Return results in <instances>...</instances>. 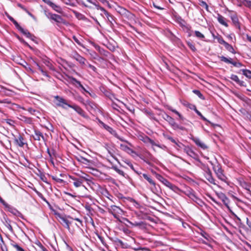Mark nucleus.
Returning <instances> with one entry per match:
<instances>
[{"label": "nucleus", "instance_id": "1", "mask_svg": "<svg viewBox=\"0 0 251 251\" xmlns=\"http://www.w3.org/2000/svg\"><path fill=\"white\" fill-rule=\"evenodd\" d=\"M213 170L215 172L217 178L222 181L226 182L227 178L224 173V170L222 168L221 165L218 162L215 164L212 163Z\"/></svg>", "mask_w": 251, "mask_h": 251}, {"label": "nucleus", "instance_id": "2", "mask_svg": "<svg viewBox=\"0 0 251 251\" xmlns=\"http://www.w3.org/2000/svg\"><path fill=\"white\" fill-rule=\"evenodd\" d=\"M54 102L56 106L61 107L64 109H67L68 107H70L71 104H70L67 102V101L59 96H55L53 97Z\"/></svg>", "mask_w": 251, "mask_h": 251}, {"label": "nucleus", "instance_id": "3", "mask_svg": "<svg viewBox=\"0 0 251 251\" xmlns=\"http://www.w3.org/2000/svg\"><path fill=\"white\" fill-rule=\"evenodd\" d=\"M163 118L166 120L171 127L175 130L180 129L183 130L184 127L183 126L178 125L176 122L175 119L172 117L170 116L167 114H165L164 116H163Z\"/></svg>", "mask_w": 251, "mask_h": 251}, {"label": "nucleus", "instance_id": "4", "mask_svg": "<svg viewBox=\"0 0 251 251\" xmlns=\"http://www.w3.org/2000/svg\"><path fill=\"white\" fill-rule=\"evenodd\" d=\"M108 212L112 214L114 217L118 219V215L122 214L123 212V210L119 206L112 205L108 208Z\"/></svg>", "mask_w": 251, "mask_h": 251}, {"label": "nucleus", "instance_id": "5", "mask_svg": "<svg viewBox=\"0 0 251 251\" xmlns=\"http://www.w3.org/2000/svg\"><path fill=\"white\" fill-rule=\"evenodd\" d=\"M46 16L50 20H52L57 23H64V20L60 15L52 14L49 12L46 14Z\"/></svg>", "mask_w": 251, "mask_h": 251}, {"label": "nucleus", "instance_id": "6", "mask_svg": "<svg viewBox=\"0 0 251 251\" xmlns=\"http://www.w3.org/2000/svg\"><path fill=\"white\" fill-rule=\"evenodd\" d=\"M7 209V210L10 212L11 214L14 215L15 216L20 217L21 218L24 219V216L17 209L14 208V207L10 205L9 204L6 205V207Z\"/></svg>", "mask_w": 251, "mask_h": 251}, {"label": "nucleus", "instance_id": "7", "mask_svg": "<svg viewBox=\"0 0 251 251\" xmlns=\"http://www.w3.org/2000/svg\"><path fill=\"white\" fill-rule=\"evenodd\" d=\"M70 108H72L75 110L79 115L82 117L86 119L88 118L86 112L79 106L74 104L71 105Z\"/></svg>", "mask_w": 251, "mask_h": 251}, {"label": "nucleus", "instance_id": "8", "mask_svg": "<svg viewBox=\"0 0 251 251\" xmlns=\"http://www.w3.org/2000/svg\"><path fill=\"white\" fill-rule=\"evenodd\" d=\"M34 135H33V138L35 140L40 141L42 140L43 141L46 142V139L44 136L43 133L38 129H35L34 130Z\"/></svg>", "mask_w": 251, "mask_h": 251}, {"label": "nucleus", "instance_id": "9", "mask_svg": "<svg viewBox=\"0 0 251 251\" xmlns=\"http://www.w3.org/2000/svg\"><path fill=\"white\" fill-rule=\"evenodd\" d=\"M184 151L188 155L193 158L195 159H197L198 156V154L189 147L185 146L184 148Z\"/></svg>", "mask_w": 251, "mask_h": 251}, {"label": "nucleus", "instance_id": "10", "mask_svg": "<svg viewBox=\"0 0 251 251\" xmlns=\"http://www.w3.org/2000/svg\"><path fill=\"white\" fill-rule=\"evenodd\" d=\"M191 140L196 144V145L203 150L206 149L207 146L199 138L193 137Z\"/></svg>", "mask_w": 251, "mask_h": 251}, {"label": "nucleus", "instance_id": "11", "mask_svg": "<svg viewBox=\"0 0 251 251\" xmlns=\"http://www.w3.org/2000/svg\"><path fill=\"white\" fill-rule=\"evenodd\" d=\"M69 178L74 181L73 184L75 187L77 188L80 187L81 186H82V178H80L79 177H75L71 176H69Z\"/></svg>", "mask_w": 251, "mask_h": 251}, {"label": "nucleus", "instance_id": "12", "mask_svg": "<svg viewBox=\"0 0 251 251\" xmlns=\"http://www.w3.org/2000/svg\"><path fill=\"white\" fill-rule=\"evenodd\" d=\"M230 79L235 81L241 86L246 87L247 85L245 82L239 79L238 76L232 74L230 77Z\"/></svg>", "mask_w": 251, "mask_h": 251}, {"label": "nucleus", "instance_id": "13", "mask_svg": "<svg viewBox=\"0 0 251 251\" xmlns=\"http://www.w3.org/2000/svg\"><path fill=\"white\" fill-rule=\"evenodd\" d=\"M43 1L50 6L55 11L58 13L61 12V8L59 6L51 2L50 0H43Z\"/></svg>", "mask_w": 251, "mask_h": 251}, {"label": "nucleus", "instance_id": "14", "mask_svg": "<svg viewBox=\"0 0 251 251\" xmlns=\"http://www.w3.org/2000/svg\"><path fill=\"white\" fill-rule=\"evenodd\" d=\"M217 196L220 199L224 204L227 207H228V204L229 203V200L226 196L223 193H219L217 194Z\"/></svg>", "mask_w": 251, "mask_h": 251}, {"label": "nucleus", "instance_id": "15", "mask_svg": "<svg viewBox=\"0 0 251 251\" xmlns=\"http://www.w3.org/2000/svg\"><path fill=\"white\" fill-rule=\"evenodd\" d=\"M24 139L23 137L20 134L19 135L17 138H14V142L15 144L20 147H24L25 144L24 142Z\"/></svg>", "mask_w": 251, "mask_h": 251}, {"label": "nucleus", "instance_id": "16", "mask_svg": "<svg viewBox=\"0 0 251 251\" xmlns=\"http://www.w3.org/2000/svg\"><path fill=\"white\" fill-rule=\"evenodd\" d=\"M143 176L145 179H146L149 182V183L150 184L152 185L153 186V187L151 188L152 191L153 192V190L156 189V183H155V182L152 179L151 177L150 176H148L146 174H143Z\"/></svg>", "mask_w": 251, "mask_h": 251}, {"label": "nucleus", "instance_id": "17", "mask_svg": "<svg viewBox=\"0 0 251 251\" xmlns=\"http://www.w3.org/2000/svg\"><path fill=\"white\" fill-rule=\"evenodd\" d=\"M74 58L78 61L80 64L82 65L85 64V62L86 61V59L81 56L77 52L75 53V55H74Z\"/></svg>", "mask_w": 251, "mask_h": 251}, {"label": "nucleus", "instance_id": "18", "mask_svg": "<svg viewBox=\"0 0 251 251\" xmlns=\"http://www.w3.org/2000/svg\"><path fill=\"white\" fill-rule=\"evenodd\" d=\"M217 20L221 25H224L226 27H228V25L226 22V19L220 14H218L217 15Z\"/></svg>", "mask_w": 251, "mask_h": 251}, {"label": "nucleus", "instance_id": "19", "mask_svg": "<svg viewBox=\"0 0 251 251\" xmlns=\"http://www.w3.org/2000/svg\"><path fill=\"white\" fill-rule=\"evenodd\" d=\"M20 32L22 33L24 35H25L27 38L31 39L32 41H34L36 39L35 36L31 34L27 30L24 29L23 28V30H21Z\"/></svg>", "mask_w": 251, "mask_h": 251}, {"label": "nucleus", "instance_id": "20", "mask_svg": "<svg viewBox=\"0 0 251 251\" xmlns=\"http://www.w3.org/2000/svg\"><path fill=\"white\" fill-rule=\"evenodd\" d=\"M69 78L71 79L72 83H73V84H75V83H76L78 85V87H80L84 92L88 93L90 94V93L85 89V88L81 84V83L79 81L77 80L76 78H75L73 77H69Z\"/></svg>", "mask_w": 251, "mask_h": 251}, {"label": "nucleus", "instance_id": "21", "mask_svg": "<svg viewBox=\"0 0 251 251\" xmlns=\"http://www.w3.org/2000/svg\"><path fill=\"white\" fill-rule=\"evenodd\" d=\"M163 136L165 138L169 140L170 141H171L172 143L175 144L177 147H178L179 148L181 147V146H183V145L181 143L177 142L173 137H172L171 136H170L168 135L163 134Z\"/></svg>", "mask_w": 251, "mask_h": 251}, {"label": "nucleus", "instance_id": "22", "mask_svg": "<svg viewBox=\"0 0 251 251\" xmlns=\"http://www.w3.org/2000/svg\"><path fill=\"white\" fill-rule=\"evenodd\" d=\"M156 177L166 186L168 185L169 183L170 182L160 174H156Z\"/></svg>", "mask_w": 251, "mask_h": 251}, {"label": "nucleus", "instance_id": "23", "mask_svg": "<svg viewBox=\"0 0 251 251\" xmlns=\"http://www.w3.org/2000/svg\"><path fill=\"white\" fill-rule=\"evenodd\" d=\"M103 13L106 16L107 20L109 22L110 25L112 26L113 25V21H114V18L109 13H108L106 10H105L103 12Z\"/></svg>", "mask_w": 251, "mask_h": 251}, {"label": "nucleus", "instance_id": "24", "mask_svg": "<svg viewBox=\"0 0 251 251\" xmlns=\"http://www.w3.org/2000/svg\"><path fill=\"white\" fill-rule=\"evenodd\" d=\"M222 45H224L226 49L228 51H229L233 54L236 53V52H235V50H234L233 47L231 45H230L228 43H227L225 41Z\"/></svg>", "mask_w": 251, "mask_h": 251}, {"label": "nucleus", "instance_id": "25", "mask_svg": "<svg viewBox=\"0 0 251 251\" xmlns=\"http://www.w3.org/2000/svg\"><path fill=\"white\" fill-rule=\"evenodd\" d=\"M60 218L63 222L62 224L63 226L67 229H70V225L71 224V222L63 217L60 216Z\"/></svg>", "mask_w": 251, "mask_h": 251}, {"label": "nucleus", "instance_id": "26", "mask_svg": "<svg viewBox=\"0 0 251 251\" xmlns=\"http://www.w3.org/2000/svg\"><path fill=\"white\" fill-rule=\"evenodd\" d=\"M103 127L108 132H109L111 134L115 135L116 134V132L111 127L108 126V125L105 124L103 122L101 123Z\"/></svg>", "mask_w": 251, "mask_h": 251}, {"label": "nucleus", "instance_id": "27", "mask_svg": "<svg viewBox=\"0 0 251 251\" xmlns=\"http://www.w3.org/2000/svg\"><path fill=\"white\" fill-rule=\"evenodd\" d=\"M206 179L211 184L214 185H217L216 180L212 176V173L208 174L205 176Z\"/></svg>", "mask_w": 251, "mask_h": 251}, {"label": "nucleus", "instance_id": "28", "mask_svg": "<svg viewBox=\"0 0 251 251\" xmlns=\"http://www.w3.org/2000/svg\"><path fill=\"white\" fill-rule=\"evenodd\" d=\"M231 19L234 25L238 28H240L239 23L237 16L236 15H232Z\"/></svg>", "mask_w": 251, "mask_h": 251}, {"label": "nucleus", "instance_id": "29", "mask_svg": "<svg viewBox=\"0 0 251 251\" xmlns=\"http://www.w3.org/2000/svg\"><path fill=\"white\" fill-rule=\"evenodd\" d=\"M181 192L190 198V197L194 193L195 191L192 188L188 187L186 188L185 190L181 191Z\"/></svg>", "mask_w": 251, "mask_h": 251}, {"label": "nucleus", "instance_id": "30", "mask_svg": "<svg viewBox=\"0 0 251 251\" xmlns=\"http://www.w3.org/2000/svg\"><path fill=\"white\" fill-rule=\"evenodd\" d=\"M76 159L78 161L86 165H89V163H90V160L81 156L79 157H76Z\"/></svg>", "mask_w": 251, "mask_h": 251}, {"label": "nucleus", "instance_id": "31", "mask_svg": "<svg viewBox=\"0 0 251 251\" xmlns=\"http://www.w3.org/2000/svg\"><path fill=\"white\" fill-rule=\"evenodd\" d=\"M167 187L169 188L171 190H173L174 192L176 193H178V192L181 191L178 187H177L175 185H174L172 183L170 182L168 185L167 186Z\"/></svg>", "mask_w": 251, "mask_h": 251}, {"label": "nucleus", "instance_id": "32", "mask_svg": "<svg viewBox=\"0 0 251 251\" xmlns=\"http://www.w3.org/2000/svg\"><path fill=\"white\" fill-rule=\"evenodd\" d=\"M167 108L170 111L173 112V113L177 115L178 116L179 120H183V117L177 110H176L175 109H173V107L171 106H168Z\"/></svg>", "mask_w": 251, "mask_h": 251}, {"label": "nucleus", "instance_id": "33", "mask_svg": "<svg viewBox=\"0 0 251 251\" xmlns=\"http://www.w3.org/2000/svg\"><path fill=\"white\" fill-rule=\"evenodd\" d=\"M212 37L214 39H216L218 43L221 44H223V43L225 41L222 36L219 34L215 35L214 33H212Z\"/></svg>", "mask_w": 251, "mask_h": 251}, {"label": "nucleus", "instance_id": "34", "mask_svg": "<svg viewBox=\"0 0 251 251\" xmlns=\"http://www.w3.org/2000/svg\"><path fill=\"white\" fill-rule=\"evenodd\" d=\"M111 169L115 171L117 173H118L121 176L126 177V174L122 170H121L118 168V167L116 166H112L111 167Z\"/></svg>", "mask_w": 251, "mask_h": 251}, {"label": "nucleus", "instance_id": "35", "mask_svg": "<svg viewBox=\"0 0 251 251\" xmlns=\"http://www.w3.org/2000/svg\"><path fill=\"white\" fill-rule=\"evenodd\" d=\"M120 148L123 151H124L126 152H128V153H129V152H133V151L132 149H131L129 147H128V146H127L126 145H124V144H121Z\"/></svg>", "mask_w": 251, "mask_h": 251}, {"label": "nucleus", "instance_id": "36", "mask_svg": "<svg viewBox=\"0 0 251 251\" xmlns=\"http://www.w3.org/2000/svg\"><path fill=\"white\" fill-rule=\"evenodd\" d=\"M21 118L20 119L24 121L25 123L28 124H31L32 123V120L31 118L26 117L24 116H21Z\"/></svg>", "mask_w": 251, "mask_h": 251}, {"label": "nucleus", "instance_id": "37", "mask_svg": "<svg viewBox=\"0 0 251 251\" xmlns=\"http://www.w3.org/2000/svg\"><path fill=\"white\" fill-rule=\"evenodd\" d=\"M243 74L249 78H251V71L247 69H242L241 70Z\"/></svg>", "mask_w": 251, "mask_h": 251}, {"label": "nucleus", "instance_id": "38", "mask_svg": "<svg viewBox=\"0 0 251 251\" xmlns=\"http://www.w3.org/2000/svg\"><path fill=\"white\" fill-rule=\"evenodd\" d=\"M129 223H130V225H131L132 226H143L145 225L144 222H143L142 221H141V222H129Z\"/></svg>", "mask_w": 251, "mask_h": 251}, {"label": "nucleus", "instance_id": "39", "mask_svg": "<svg viewBox=\"0 0 251 251\" xmlns=\"http://www.w3.org/2000/svg\"><path fill=\"white\" fill-rule=\"evenodd\" d=\"M240 185L247 190L250 191L251 186L246 182L243 181L240 182Z\"/></svg>", "mask_w": 251, "mask_h": 251}, {"label": "nucleus", "instance_id": "40", "mask_svg": "<svg viewBox=\"0 0 251 251\" xmlns=\"http://www.w3.org/2000/svg\"><path fill=\"white\" fill-rule=\"evenodd\" d=\"M193 92L197 95L201 99V100H204V97L203 96V95L201 93L200 91L198 90H193Z\"/></svg>", "mask_w": 251, "mask_h": 251}, {"label": "nucleus", "instance_id": "41", "mask_svg": "<svg viewBox=\"0 0 251 251\" xmlns=\"http://www.w3.org/2000/svg\"><path fill=\"white\" fill-rule=\"evenodd\" d=\"M24 110H26L32 115H36V113H39V111L37 110L33 109L31 107H28L27 109H25V108H23Z\"/></svg>", "mask_w": 251, "mask_h": 251}, {"label": "nucleus", "instance_id": "42", "mask_svg": "<svg viewBox=\"0 0 251 251\" xmlns=\"http://www.w3.org/2000/svg\"><path fill=\"white\" fill-rule=\"evenodd\" d=\"M11 245L17 251H25L24 249L15 243H12Z\"/></svg>", "mask_w": 251, "mask_h": 251}, {"label": "nucleus", "instance_id": "43", "mask_svg": "<svg viewBox=\"0 0 251 251\" xmlns=\"http://www.w3.org/2000/svg\"><path fill=\"white\" fill-rule=\"evenodd\" d=\"M203 171H204V175L206 176L208 174L212 173L211 170H210L209 168L207 166H203Z\"/></svg>", "mask_w": 251, "mask_h": 251}, {"label": "nucleus", "instance_id": "44", "mask_svg": "<svg viewBox=\"0 0 251 251\" xmlns=\"http://www.w3.org/2000/svg\"><path fill=\"white\" fill-rule=\"evenodd\" d=\"M12 22L14 24L15 27H16V28L17 29H18V30H19L20 31L21 30H23V28L18 23V22L16 20H14Z\"/></svg>", "mask_w": 251, "mask_h": 251}, {"label": "nucleus", "instance_id": "45", "mask_svg": "<svg viewBox=\"0 0 251 251\" xmlns=\"http://www.w3.org/2000/svg\"><path fill=\"white\" fill-rule=\"evenodd\" d=\"M195 34L196 36L197 37H198V38L203 39L205 37L204 35L199 31H195Z\"/></svg>", "mask_w": 251, "mask_h": 251}, {"label": "nucleus", "instance_id": "46", "mask_svg": "<svg viewBox=\"0 0 251 251\" xmlns=\"http://www.w3.org/2000/svg\"><path fill=\"white\" fill-rule=\"evenodd\" d=\"M95 6L96 8L98 9V10H100L101 11L103 12L105 9L100 6L98 2H93V3H92Z\"/></svg>", "mask_w": 251, "mask_h": 251}, {"label": "nucleus", "instance_id": "47", "mask_svg": "<svg viewBox=\"0 0 251 251\" xmlns=\"http://www.w3.org/2000/svg\"><path fill=\"white\" fill-rule=\"evenodd\" d=\"M25 64L26 65L24 66V67L26 69V71L29 73L33 74L34 72L29 66V65L27 63H25Z\"/></svg>", "mask_w": 251, "mask_h": 251}, {"label": "nucleus", "instance_id": "48", "mask_svg": "<svg viewBox=\"0 0 251 251\" xmlns=\"http://www.w3.org/2000/svg\"><path fill=\"white\" fill-rule=\"evenodd\" d=\"M218 58L220 59L221 61L224 62L228 64V62H229V59L224 56H218Z\"/></svg>", "mask_w": 251, "mask_h": 251}, {"label": "nucleus", "instance_id": "49", "mask_svg": "<svg viewBox=\"0 0 251 251\" xmlns=\"http://www.w3.org/2000/svg\"><path fill=\"white\" fill-rule=\"evenodd\" d=\"M124 162L133 170L134 171V172H136V171L134 169V168L133 166V165L132 164V163L129 161V160H126L125 161H124Z\"/></svg>", "mask_w": 251, "mask_h": 251}, {"label": "nucleus", "instance_id": "50", "mask_svg": "<svg viewBox=\"0 0 251 251\" xmlns=\"http://www.w3.org/2000/svg\"><path fill=\"white\" fill-rule=\"evenodd\" d=\"M38 196L45 202H46L49 205H50L49 201L46 200V199L43 196V195L40 193H38Z\"/></svg>", "mask_w": 251, "mask_h": 251}, {"label": "nucleus", "instance_id": "51", "mask_svg": "<svg viewBox=\"0 0 251 251\" xmlns=\"http://www.w3.org/2000/svg\"><path fill=\"white\" fill-rule=\"evenodd\" d=\"M117 138H118V139H119L120 141H122V142H125L127 144H128L129 145H131V144L129 143L127 140H125L122 137H120L118 134L117 133H116V134L114 135Z\"/></svg>", "mask_w": 251, "mask_h": 251}, {"label": "nucleus", "instance_id": "52", "mask_svg": "<svg viewBox=\"0 0 251 251\" xmlns=\"http://www.w3.org/2000/svg\"><path fill=\"white\" fill-rule=\"evenodd\" d=\"M85 104L86 106H89L92 108H94V107L95 106V104L93 102H91V101H90L89 100H87L86 101V103Z\"/></svg>", "mask_w": 251, "mask_h": 251}, {"label": "nucleus", "instance_id": "53", "mask_svg": "<svg viewBox=\"0 0 251 251\" xmlns=\"http://www.w3.org/2000/svg\"><path fill=\"white\" fill-rule=\"evenodd\" d=\"M75 16L78 19H83L85 18V17L83 15H82L81 13H79L78 12H75Z\"/></svg>", "mask_w": 251, "mask_h": 251}, {"label": "nucleus", "instance_id": "54", "mask_svg": "<svg viewBox=\"0 0 251 251\" xmlns=\"http://www.w3.org/2000/svg\"><path fill=\"white\" fill-rule=\"evenodd\" d=\"M73 39L78 45L81 47H83V44L79 41V40L76 38L75 36L74 35L73 36Z\"/></svg>", "mask_w": 251, "mask_h": 251}, {"label": "nucleus", "instance_id": "55", "mask_svg": "<svg viewBox=\"0 0 251 251\" xmlns=\"http://www.w3.org/2000/svg\"><path fill=\"white\" fill-rule=\"evenodd\" d=\"M244 5L249 8H251V0H244Z\"/></svg>", "mask_w": 251, "mask_h": 251}, {"label": "nucleus", "instance_id": "56", "mask_svg": "<svg viewBox=\"0 0 251 251\" xmlns=\"http://www.w3.org/2000/svg\"><path fill=\"white\" fill-rule=\"evenodd\" d=\"M200 234L201 236L204 237L205 239H208L209 235L206 232L202 230L201 231V232L200 233Z\"/></svg>", "mask_w": 251, "mask_h": 251}, {"label": "nucleus", "instance_id": "57", "mask_svg": "<svg viewBox=\"0 0 251 251\" xmlns=\"http://www.w3.org/2000/svg\"><path fill=\"white\" fill-rule=\"evenodd\" d=\"M52 178L54 180H55L56 182H59V183H63L64 182V180L63 179L57 178V177L54 176H52Z\"/></svg>", "mask_w": 251, "mask_h": 251}, {"label": "nucleus", "instance_id": "58", "mask_svg": "<svg viewBox=\"0 0 251 251\" xmlns=\"http://www.w3.org/2000/svg\"><path fill=\"white\" fill-rule=\"evenodd\" d=\"M194 202L201 206L203 204V202L199 198Z\"/></svg>", "mask_w": 251, "mask_h": 251}, {"label": "nucleus", "instance_id": "59", "mask_svg": "<svg viewBox=\"0 0 251 251\" xmlns=\"http://www.w3.org/2000/svg\"><path fill=\"white\" fill-rule=\"evenodd\" d=\"M188 46L192 50L195 51L196 50L195 46L192 43L190 42L188 43Z\"/></svg>", "mask_w": 251, "mask_h": 251}, {"label": "nucleus", "instance_id": "60", "mask_svg": "<svg viewBox=\"0 0 251 251\" xmlns=\"http://www.w3.org/2000/svg\"><path fill=\"white\" fill-rule=\"evenodd\" d=\"M234 66L236 67H238V68H239V67H241L243 66V64L240 63V62H233V63L232 64Z\"/></svg>", "mask_w": 251, "mask_h": 251}, {"label": "nucleus", "instance_id": "61", "mask_svg": "<svg viewBox=\"0 0 251 251\" xmlns=\"http://www.w3.org/2000/svg\"><path fill=\"white\" fill-rule=\"evenodd\" d=\"M198 198V197L196 195L195 192H194L189 198L191 199L193 201H195Z\"/></svg>", "mask_w": 251, "mask_h": 251}, {"label": "nucleus", "instance_id": "62", "mask_svg": "<svg viewBox=\"0 0 251 251\" xmlns=\"http://www.w3.org/2000/svg\"><path fill=\"white\" fill-rule=\"evenodd\" d=\"M87 176V175L85 174V176H80V178H82V183L83 184V182L85 181H89V179L86 177Z\"/></svg>", "mask_w": 251, "mask_h": 251}, {"label": "nucleus", "instance_id": "63", "mask_svg": "<svg viewBox=\"0 0 251 251\" xmlns=\"http://www.w3.org/2000/svg\"><path fill=\"white\" fill-rule=\"evenodd\" d=\"M147 158L153 161L155 160V158L150 153H148Z\"/></svg>", "mask_w": 251, "mask_h": 251}, {"label": "nucleus", "instance_id": "64", "mask_svg": "<svg viewBox=\"0 0 251 251\" xmlns=\"http://www.w3.org/2000/svg\"><path fill=\"white\" fill-rule=\"evenodd\" d=\"M149 137L147 136H145L144 137H142V138L141 140L144 142L145 143H147V141Z\"/></svg>", "mask_w": 251, "mask_h": 251}]
</instances>
